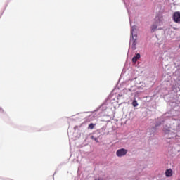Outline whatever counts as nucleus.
Segmentation results:
<instances>
[{
  "label": "nucleus",
  "instance_id": "f257e3e1",
  "mask_svg": "<svg viewBox=\"0 0 180 180\" xmlns=\"http://www.w3.org/2000/svg\"><path fill=\"white\" fill-rule=\"evenodd\" d=\"M134 91H136V86H132L130 89H124L122 94L118 95L117 100L122 101V102L129 101L133 96Z\"/></svg>",
  "mask_w": 180,
  "mask_h": 180
},
{
  "label": "nucleus",
  "instance_id": "f03ea898",
  "mask_svg": "<svg viewBox=\"0 0 180 180\" xmlns=\"http://www.w3.org/2000/svg\"><path fill=\"white\" fill-rule=\"evenodd\" d=\"M164 26V18L162 15H157L155 18V22L150 27L152 33H154L156 30H160Z\"/></svg>",
  "mask_w": 180,
  "mask_h": 180
},
{
  "label": "nucleus",
  "instance_id": "7ed1b4c3",
  "mask_svg": "<svg viewBox=\"0 0 180 180\" xmlns=\"http://www.w3.org/2000/svg\"><path fill=\"white\" fill-rule=\"evenodd\" d=\"M137 40V26L132 25L131 24V39L129 42V47L134 50L136 49V44Z\"/></svg>",
  "mask_w": 180,
  "mask_h": 180
},
{
  "label": "nucleus",
  "instance_id": "20e7f679",
  "mask_svg": "<svg viewBox=\"0 0 180 180\" xmlns=\"http://www.w3.org/2000/svg\"><path fill=\"white\" fill-rule=\"evenodd\" d=\"M173 127H176V129L172 128V127H171L170 128L165 127L163 131L166 134H176V131H178L177 134H179L180 126H176V124H175L174 126H173Z\"/></svg>",
  "mask_w": 180,
  "mask_h": 180
},
{
  "label": "nucleus",
  "instance_id": "39448f33",
  "mask_svg": "<svg viewBox=\"0 0 180 180\" xmlns=\"http://www.w3.org/2000/svg\"><path fill=\"white\" fill-rule=\"evenodd\" d=\"M127 154V150L124 148H121L117 150L116 155L118 157H124Z\"/></svg>",
  "mask_w": 180,
  "mask_h": 180
},
{
  "label": "nucleus",
  "instance_id": "423d86ee",
  "mask_svg": "<svg viewBox=\"0 0 180 180\" xmlns=\"http://www.w3.org/2000/svg\"><path fill=\"white\" fill-rule=\"evenodd\" d=\"M173 20L175 23H180V12L176 11L173 15Z\"/></svg>",
  "mask_w": 180,
  "mask_h": 180
},
{
  "label": "nucleus",
  "instance_id": "0eeeda50",
  "mask_svg": "<svg viewBox=\"0 0 180 180\" xmlns=\"http://www.w3.org/2000/svg\"><path fill=\"white\" fill-rule=\"evenodd\" d=\"M165 176H167V178H169L172 176V169H167L165 171Z\"/></svg>",
  "mask_w": 180,
  "mask_h": 180
},
{
  "label": "nucleus",
  "instance_id": "6e6552de",
  "mask_svg": "<svg viewBox=\"0 0 180 180\" xmlns=\"http://www.w3.org/2000/svg\"><path fill=\"white\" fill-rule=\"evenodd\" d=\"M140 57V53L136 54V56L132 58V63H137V60H139Z\"/></svg>",
  "mask_w": 180,
  "mask_h": 180
},
{
  "label": "nucleus",
  "instance_id": "1a4fd4ad",
  "mask_svg": "<svg viewBox=\"0 0 180 180\" xmlns=\"http://www.w3.org/2000/svg\"><path fill=\"white\" fill-rule=\"evenodd\" d=\"M132 105L134 106V108H137V106H139V103H137V100L134 99L132 102Z\"/></svg>",
  "mask_w": 180,
  "mask_h": 180
},
{
  "label": "nucleus",
  "instance_id": "9d476101",
  "mask_svg": "<svg viewBox=\"0 0 180 180\" xmlns=\"http://www.w3.org/2000/svg\"><path fill=\"white\" fill-rule=\"evenodd\" d=\"M96 124H90L88 127V129H89L90 130H92V129H94V127H95Z\"/></svg>",
  "mask_w": 180,
  "mask_h": 180
},
{
  "label": "nucleus",
  "instance_id": "9b49d317",
  "mask_svg": "<svg viewBox=\"0 0 180 180\" xmlns=\"http://www.w3.org/2000/svg\"><path fill=\"white\" fill-rule=\"evenodd\" d=\"M91 139H93V140H95L96 143H99V141H98V138H94V136H91Z\"/></svg>",
  "mask_w": 180,
  "mask_h": 180
},
{
  "label": "nucleus",
  "instance_id": "f8f14e48",
  "mask_svg": "<svg viewBox=\"0 0 180 180\" xmlns=\"http://www.w3.org/2000/svg\"><path fill=\"white\" fill-rule=\"evenodd\" d=\"M0 113H4V109L0 107Z\"/></svg>",
  "mask_w": 180,
  "mask_h": 180
},
{
  "label": "nucleus",
  "instance_id": "ddd939ff",
  "mask_svg": "<svg viewBox=\"0 0 180 180\" xmlns=\"http://www.w3.org/2000/svg\"><path fill=\"white\" fill-rule=\"evenodd\" d=\"M171 137H172V136H169V139H171Z\"/></svg>",
  "mask_w": 180,
  "mask_h": 180
}]
</instances>
